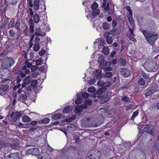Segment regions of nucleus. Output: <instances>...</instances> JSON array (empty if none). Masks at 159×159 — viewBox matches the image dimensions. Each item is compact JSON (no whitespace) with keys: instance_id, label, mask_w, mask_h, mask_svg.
Returning a JSON list of instances; mask_svg holds the SVG:
<instances>
[{"instance_id":"obj_1","label":"nucleus","mask_w":159,"mask_h":159,"mask_svg":"<svg viewBox=\"0 0 159 159\" xmlns=\"http://www.w3.org/2000/svg\"><path fill=\"white\" fill-rule=\"evenodd\" d=\"M143 66L148 72H155L158 68V66L156 62L153 60H147L143 64Z\"/></svg>"},{"instance_id":"obj_2","label":"nucleus","mask_w":159,"mask_h":159,"mask_svg":"<svg viewBox=\"0 0 159 159\" xmlns=\"http://www.w3.org/2000/svg\"><path fill=\"white\" fill-rule=\"evenodd\" d=\"M2 62L1 66L3 69L5 70V71L9 72V70L7 68L13 65L15 63V60L13 58L9 57H5L1 59Z\"/></svg>"},{"instance_id":"obj_3","label":"nucleus","mask_w":159,"mask_h":159,"mask_svg":"<svg viewBox=\"0 0 159 159\" xmlns=\"http://www.w3.org/2000/svg\"><path fill=\"white\" fill-rule=\"evenodd\" d=\"M101 152L97 149L91 150L87 154V159H100Z\"/></svg>"},{"instance_id":"obj_4","label":"nucleus","mask_w":159,"mask_h":159,"mask_svg":"<svg viewBox=\"0 0 159 159\" xmlns=\"http://www.w3.org/2000/svg\"><path fill=\"white\" fill-rule=\"evenodd\" d=\"M158 36L157 34H151L148 36V37L147 38V40L148 42L151 44H153L154 42L157 39Z\"/></svg>"},{"instance_id":"obj_5","label":"nucleus","mask_w":159,"mask_h":159,"mask_svg":"<svg viewBox=\"0 0 159 159\" xmlns=\"http://www.w3.org/2000/svg\"><path fill=\"white\" fill-rule=\"evenodd\" d=\"M25 154H33L35 156H38L39 154V151L37 148H31L26 151Z\"/></svg>"},{"instance_id":"obj_6","label":"nucleus","mask_w":159,"mask_h":159,"mask_svg":"<svg viewBox=\"0 0 159 159\" xmlns=\"http://www.w3.org/2000/svg\"><path fill=\"white\" fill-rule=\"evenodd\" d=\"M120 72L122 76L125 77H127L130 75V72L129 70L125 68H122L120 69Z\"/></svg>"},{"instance_id":"obj_7","label":"nucleus","mask_w":159,"mask_h":159,"mask_svg":"<svg viewBox=\"0 0 159 159\" xmlns=\"http://www.w3.org/2000/svg\"><path fill=\"white\" fill-rule=\"evenodd\" d=\"M154 127L152 126H150L148 127H144L143 130L147 132L148 133L152 135H154L155 134V130Z\"/></svg>"},{"instance_id":"obj_8","label":"nucleus","mask_w":159,"mask_h":159,"mask_svg":"<svg viewBox=\"0 0 159 159\" xmlns=\"http://www.w3.org/2000/svg\"><path fill=\"white\" fill-rule=\"evenodd\" d=\"M34 34L35 36H41L42 37L45 36L46 34L44 32H43L41 33V29L39 27L35 29Z\"/></svg>"},{"instance_id":"obj_9","label":"nucleus","mask_w":159,"mask_h":159,"mask_svg":"<svg viewBox=\"0 0 159 159\" xmlns=\"http://www.w3.org/2000/svg\"><path fill=\"white\" fill-rule=\"evenodd\" d=\"M19 141L18 140H16L13 141L12 144H11L8 143V147L9 148H12L16 149L18 146V143Z\"/></svg>"},{"instance_id":"obj_10","label":"nucleus","mask_w":159,"mask_h":159,"mask_svg":"<svg viewBox=\"0 0 159 159\" xmlns=\"http://www.w3.org/2000/svg\"><path fill=\"white\" fill-rule=\"evenodd\" d=\"M40 0H34L33 4V8L34 10L37 11L38 10L39 7Z\"/></svg>"},{"instance_id":"obj_11","label":"nucleus","mask_w":159,"mask_h":159,"mask_svg":"<svg viewBox=\"0 0 159 159\" xmlns=\"http://www.w3.org/2000/svg\"><path fill=\"white\" fill-rule=\"evenodd\" d=\"M111 96V93L109 95L107 94L106 96H104L102 98L101 102V103H103L105 102H107L109 100Z\"/></svg>"},{"instance_id":"obj_12","label":"nucleus","mask_w":159,"mask_h":159,"mask_svg":"<svg viewBox=\"0 0 159 159\" xmlns=\"http://www.w3.org/2000/svg\"><path fill=\"white\" fill-rule=\"evenodd\" d=\"M107 91L106 88L102 87L98 89L96 92L95 94L101 95Z\"/></svg>"},{"instance_id":"obj_13","label":"nucleus","mask_w":159,"mask_h":159,"mask_svg":"<svg viewBox=\"0 0 159 159\" xmlns=\"http://www.w3.org/2000/svg\"><path fill=\"white\" fill-rule=\"evenodd\" d=\"M8 146V142L5 141L0 140V148H5Z\"/></svg>"},{"instance_id":"obj_14","label":"nucleus","mask_w":159,"mask_h":159,"mask_svg":"<svg viewBox=\"0 0 159 159\" xmlns=\"http://www.w3.org/2000/svg\"><path fill=\"white\" fill-rule=\"evenodd\" d=\"M96 71L95 76L96 78L98 79H101L102 76V70L99 69L96 70Z\"/></svg>"},{"instance_id":"obj_15","label":"nucleus","mask_w":159,"mask_h":159,"mask_svg":"<svg viewBox=\"0 0 159 159\" xmlns=\"http://www.w3.org/2000/svg\"><path fill=\"white\" fill-rule=\"evenodd\" d=\"M27 97V95H26L25 93H24L20 95V100L21 102H24L26 100Z\"/></svg>"},{"instance_id":"obj_16","label":"nucleus","mask_w":159,"mask_h":159,"mask_svg":"<svg viewBox=\"0 0 159 159\" xmlns=\"http://www.w3.org/2000/svg\"><path fill=\"white\" fill-rule=\"evenodd\" d=\"M75 110L76 113L79 115L80 114L81 112L83 111V109L80 105L75 107Z\"/></svg>"},{"instance_id":"obj_17","label":"nucleus","mask_w":159,"mask_h":159,"mask_svg":"<svg viewBox=\"0 0 159 159\" xmlns=\"http://www.w3.org/2000/svg\"><path fill=\"white\" fill-rule=\"evenodd\" d=\"M9 86L7 84H1L0 85V88L6 93V91L8 89Z\"/></svg>"},{"instance_id":"obj_18","label":"nucleus","mask_w":159,"mask_h":159,"mask_svg":"<svg viewBox=\"0 0 159 159\" xmlns=\"http://www.w3.org/2000/svg\"><path fill=\"white\" fill-rule=\"evenodd\" d=\"M33 20L35 23H38L40 20L39 15L38 14H35L33 16Z\"/></svg>"},{"instance_id":"obj_19","label":"nucleus","mask_w":159,"mask_h":159,"mask_svg":"<svg viewBox=\"0 0 159 159\" xmlns=\"http://www.w3.org/2000/svg\"><path fill=\"white\" fill-rule=\"evenodd\" d=\"M72 110V107L70 106H68L66 107L63 110L64 113H69Z\"/></svg>"},{"instance_id":"obj_20","label":"nucleus","mask_w":159,"mask_h":159,"mask_svg":"<svg viewBox=\"0 0 159 159\" xmlns=\"http://www.w3.org/2000/svg\"><path fill=\"white\" fill-rule=\"evenodd\" d=\"M109 1H108L107 4H106V6H105L102 7L104 9V12L105 13H107V12L109 11L110 9L109 7Z\"/></svg>"},{"instance_id":"obj_21","label":"nucleus","mask_w":159,"mask_h":159,"mask_svg":"<svg viewBox=\"0 0 159 159\" xmlns=\"http://www.w3.org/2000/svg\"><path fill=\"white\" fill-rule=\"evenodd\" d=\"M109 1H108L107 4H106V6H105L102 7L104 9V12L105 13H107V12L109 11L110 9L109 7Z\"/></svg>"},{"instance_id":"obj_22","label":"nucleus","mask_w":159,"mask_h":159,"mask_svg":"<svg viewBox=\"0 0 159 159\" xmlns=\"http://www.w3.org/2000/svg\"><path fill=\"white\" fill-rule=\"evenodd\" d=\"M22 121L23 122H30L31 120V119L28 116L25 115L22 117Z\"/></svg>"},{"instance_id":"obj_23","label":"nucleus","mask_w":159,"mask_h":159,"mask_svg":"<svg viewBox=\"0 0 159 159\" xmlns=\"http://www.w3.org/2000/svg\"><path fill=\"white\" fill-rule=\"evenodd\" d=\"M154 90L152 88H149L148 89L147 92L145 94V96L146 98H147L148 96H149L152 93L154 92Z\"/></svg>"},{"instance_id":"obj_24","label":"nucleus","mask_w":159,"mask_h":159,"mask_svg":"<svg viewBox=\"0 0 159 159\" xmlns=\"http://www.w3.org/2000/svg\"><path fill=\"white\" fill-rule=\"evenodd\" d=\"M102 27L104 30H108L110 28V25L107 22H104L103 24Z\"/></svg>"},{"instance_id":"obj_25","label":"nucleus","mask_w":159,"mask_h":159,"mask_svg":"<svg viewBox=\"0 0 159 159\" xmlns=\"http://www.w3.org/2000/svg\"><path fill=\"white\" fill-rule=\"evenodd\" d=\"M100 12V10L99 9L93 10L92 13L93 16L94 17H95L99 14Z\"/></svg>"},{"instance_id":"obj_26","label":"nucleus","mask_w":159,"mask_h":159,"mask_svg":"<svg viewBox=\"0 0 159 159\" xmlns=\"http://www.w3.org/2000/svg\"><path fill=\"white\" fill-rule=\"evenodd\" d=\"M61 113H58L54 114L52 116V118L54 120H57L61 117Z\"/></svg>"},{"instance_id":"obj_27","label":"nucleus","mask_w":159,"mask_h":159,"mask_svg":"<svg viewBox=\"0 0 159 159\" xmlns=\"http://www.w3.org/2000/svg\"><path fill=\"white\" fill-rule=\"evenodd\" d=\"M102 52L105 55H107L109 53V49L107 47H104L102 50Z\"/></svg>"},{"instance_id":"obj_28","label":"nucleus","mask_w":159,"mask_h":159,"mask_svg":"<svg viewBox=\"0 0 159 159\" xmlns=\"http://www.w3.org/2000/svg\"><path fill=\"white\" fill-rule=\"evenodd\" d=\"M141 32L144 35L146 39H147V38L148 37V36L151 34L150 33V32L147 30H142L141 31Z\"/></svg>"},{"instance_id":"obj_29","label":"nucleus","mask_w":159,"mask_h":159,"mask_svg":"<svg viewBox=\"0 0 159 159\" xmlns=\"http://www.w3.org/2000/svg\"><path fill=\"white\" fill-rule=\"evenodd\" d=\"M76 129V127L74 125H70L67 126V129L70 131H73L75 130Z\"/></svg>"},{"instance_id":"obj_30","label":"nucleus","mask_w":159,"mask_h":159,"mask_svg":"<svg viewBox=\"0 0 159 159\" xmlns=\"http://www.w3.org/2000/svg\"><path fill=\"white\" fill-rule=\"evenodd\" d=\"M23 28L24 30H23V33L24 34V35L25 36L28 35V27L27 25H25L23 26Z\"/></svg>"},{"instance_id":"obj_31","label":"nucleus","mask_w":159,"mask_h":159,"mask_svg":"<svg viewBox=\"0 0 159 159\" xmlns=\"http://www.w3.org/2000/svg\"><path fill=\"white\" fill-rule=\"evenodd\" d=\"M118 29L117 28H115L110 30V32L111 34L116 35L117 34Z\"/></svg>"},{"instance_id":"obj_32","label":"nucleus","mask_w":159,"mask_h":159,"mask_svg":"<svg viewBox=\"0 0 159 159\" xmlns=\"http://www.w3.org/2000/svg\"><path fill=\"white\" fill-rule=\"evenodd\" d=\"M138 83L141 86H144L145 84V81L142 78H140L138 80Z\"/></svg>"},{"instance_id":"obj_33","label":"nucleus","mask_w":159,"mask_h":159,"mask_svg":"<svg viewBox=\"0 0 159 159\" xmlns=\"http://www.w3.org/2000/svg\"><path fill=\"white\" fill-rule=\"evenodd\" d=\"M113 74L112 72H106L104 74V77L106 78H111L112 77Z\"/></svg>"},{"instance_id":"obj_34","label":"nucleus","mask_w":159,"mask_h":159,"mask_svg":"<svg viewBox=\"0 0 159 159\" xmlns=\"http://www.w3.org/2000/svg\"><path fill=\"white\" fill-rule=\"evenodd\" d=\"M43 60L41 58H39L36 61V66H39L42 64Z\"/></svg>"},{"instance_id":"obj_35","label":"nucleus","mask_w":159,"mask_h":159,"mask_svg":"<svg viewBox=\"0 0 159 159\" xmlns=\"http://www.w3.org/2000/svg\"><path fill=\"white\" fill-rule=\"evenodd\" d=\"M31 20L32 23L30 24V31L31 33H33L34 32V23L33 22V20L32 19H31Z\"/></svg>"},{"instance_id":"obj_36","label":"nucleus","mask_w":159,"mask_h":159,"mask_svg":"<svg viewBox=\"0 0 159 159\" xmlns=\"http://www.w3.org/2000/svg\"><path fill=\"white\" fill-rule=\"evenodd\" d=\"M107 42L108 44H111L113 42V39L111 37H108L106 39Z\"/></svg>"},{"instance_id":"obj_37","label":"nucleus","mask_w":159,"mask_h":159,"mask_svg":"<svg viewBox=\"0 0 159 159\" xmlns=\"http://www.w3.org/2000/svg\"><path fill=\"white\" fill-rule=\"evenodd\" d=\"M98 5L96 2H94L91 5V8L93 10L97 9Z\"/></svg>"},{"instance_id":"obj_38","label":"nucleus","mask_w":159,"mask_h":159,"mask_svg":"<svg viewBox=\"0 0 159 159\" xmlns=\"http://www.w3.org/2000/svg\"><path fill=\"white\" fill-rule=\"evenodd\" d=\"M122 100L123 101L125 102L126 103H128L130 101L129 98L126 96H125L124 97H123L122 98Z\"/></svg>"},{"instance_id":"obj_39","label":"nucleus","mask_w":159,"mask_h":159,"mask_svg":"<svg viewBox=\"0 0 159 159\" xmlns=\"http://www.w3.org/2000/svg\"><path fill=\"white\" fill-rule=\"evenodd\" d=\"M50 119L48 118H45L41 121V123L43 124H46L49 122Z\"/></svg>"},{"instance_id":"obj_40","label":"nucleus","mask_w":159,"mask_h":159,"mask_svg":"<svg viewBox=\"0 0 159 159\" xmlns=\"http://www.w3.org/2000/svg\"><path fill=\"white\" fill-rule=\"evenodd\" d=\"M8 33L10 37H13L15 35V33L12 29L9 30Z\"/></svg>"},{"instance_id":"obj_41","label":"nucleus","mask_w":159,"mask_h":159,"mask_svg":"<svg viewBox=\"0 0 159 159\" xmlns=\"http://www.w3.org/2000/svg\"><path fill=\"white\" fill-rule=\"evenodd\" d=\"M40 48V46L39 44H35L34 46L33 50L35 51H38Z\"/></svg>"},{"instance_id":"obj_42","label":"nucleus","mask_w":159,"mask_h":159,"mask_svg":"<svg viewBox=\"0 0 159 159\" xmlns=\"http://www.w3.org/2000/svg\"><path fill=\"white\" fill-rule=\"evenodd\" d=\"M88 91L89 93H93L96 91V89L94 87L91 86L88 89Z\"/></svg>"},{"instance_id":"obj_43","label":"nucleus","mask_w":159,"mask_h":159,"mask_svg":"<svg viewBox=\"0 0 159 159\" xmlns=\"http://www.w3.org/2000/svg\"><path fill=\"white\" fill-rule=\"evenodd\" d=\"M8 53V52L6 50H3L0 54V57H4L6 56Z\"/></svg>"},{"instance_id":"obj_44","label":"nucleus","mask_w":159,"mask_h":159,"mask_svg":"<svg viewBox=\"0 0 159 159\" xmlns=\"http://www.w3.org/2000/svg\"><path fill=\"white\" fill-rule=\"evenodd\" d=\"M11 157L10 159H18L17 155L15 153H11Z\"/></svg>"},{"instance_id":"obj_45","label":"nucleus","mask_w":159,"mask_h":159,"mask_svg":"<svg viewBox=\"0 0 159 159\" xmlns=\"http://www.w3.org/2000/svg\"><path fill=\"white\" fill-rule=\"evenodd\" d=\"M119 61L120 62V64L123 66H124L126 64L125 60L123 58H120V59Z\"/></svg>"},{"instance_id":"obj_46","label":"nucleus","mask_w":159,"mask_h":159,"mask_svg":"<svg viewBox=\"0 0 159 159\" xmlns=\"http://www.w3.org/2000/svg\"><path fill=\"white\" fill-rule=\"evenodd\" d=\"M37 80H32L31 82V86L34 88L37 84Z\"/></svg>"},{"instance_id":"obj_47","label":"nucleus","mask_w":159,"mask_h":159,"mask_svg":"<svg viewBox=\"0 0 159 159\" xmlns=\"http://www.w3.org/2000/svg\"><path fill=\"white\" fill-rule=\"evenodd\" d=\"M20 23L19 22L17 21L15 25V28L18 31H20Z\"/></svg>"},{"instance_id":"obj_48","label":"nucleus","mask_w":159,"mask_h":159,"mask_svg":"<svg viewBox=\"0 0 159 159\" xmlns=\"http://www.w3.org/2000/svg\"><path fill=\"white\" fill-rule=\"evenodd\" d=\"M83 98L81 97L78 98L75 101V103L76 104H80L82 102Z\"/></svg>"},{"instance_id":"obj_49","label":"nucleus","mask_w":159,"mask_h":159,"mask_svg":"<svg viewBox=\"0 0 159 159\" xmlns=\"http://www.w3.org/2000/svg\"><path fill=\"white\" fill-rule=\"evenodd\" d=\"M105 85H104V87L106 88L107 89V88H109L110 87L111 84V82L107 81L106 82H104Z\"/></svg>"},{"instance_id":"obj_50","label":"nucleus","mask_w":159,"mask_h":159,"mask_svg":"<svg viewBox=\"0 0 159 159\" xmlns=\"http://www.w3.org/2000/svg\"><path fill=\"white\" fill-rule=\"evenodd\" d=\"M29 125V124H23L21 123H19V126L20 127H23V128H26L27 127H28V125Z\"/></svg>"},{"instance_id":"obj_51","label":"nucleus","mask_w":159,"mask_h":159,"mask_svg":"<svg viewBox=\"0 0 159 159\" xmlns=\"http://www.w3.org/2000/svg\"><path fill=\"white\" fill-rule=\"evenodd\" d=\"M106 44L105 40L103 39H101L100 40V43L99 45L100 46H103Z\"/></svg>"},{"instance_id":"obj_52","label":"nucleus","mask_w":159,"mask_h":159,"mask_svg":"<svg viewBox=\"0 0 159 159\" xmlns=\"http://www.w3.org/2000/svg\"><path fill=\"white\" fill-rule=\"evenodd\" d=\"M15 115L17 119H19L22 115L20 112H16L15 113Z\"/></svg>"},{"instance_id":"obj_53","label":"nucleus","mask_w":159,"mask_h":159,"mask_svg":"<svg viewBox=\"0 0 159 159\" xmlns=\"http://www.w3.org/2000/svg\"><path fill=\"white\" fill-rule=\"evenodd\" d=\"M15 25V21L14 20L12 21L9 23L8 26V28L10 29L12 27Z\"/></svg>"},{"instance_id":"obj_54","label":"nucleus","mask_w":159,"mask_h":159,"mask_svg":"<svg viewBox=\"0 0 159 159\" xmlns=\"http://www.w3.org/2000/svg\"><path fill=\"white\" fill-rule=\"evenodd\" d=\"M130 142H124L123 144L124 147L127 148L131 144Z\"/></svg>"},{"instance_id":"obj_55","label":"nucleus","mask_w":159,"mask_h":159,"mask_svg":"<svg viewBox=\"0 0 159 159\" xmlns=\"http://www.w3.org/2000/svg\"><path fill=\"white\" fill-rule=\"evenodd\" d=\"M17 74H19V75H20V77L21 78L24 77L25 76V74L21 71L18 72L17 73Z\"/></svg>"},{"instance_id":"obj_56","label":"nucleus","mask_w":159,"mask_h":159,"mask_svg":"<svg viewBox=\"0 0 159 159\" xmlns=\"http://www.w3.org/2000/svg\"><path fill=\"white\" fill-rule=\"evenodd\" d=\"M33 142L34 143V141H32L30 143H26V145L27 147H34L35 146V144L33 143Z\"/></svg>"},{"instance_id":"obj_57","label":"nucleus","mask_w":159,"mask_h":159,"mask_svg":"<svg viewBox=\"0 0 159 159\" xmlns=\"http://www.w3.org/2000/svg\"><path fill=\"white\" fill-rule=\"evenodd\" d=\"M30 80H28L27 82H24L22 85V88H23L25 87L26 85H28L30 83Z\"/></svg>"},{"instance_id":"obj_58","label":"nucleus","mask_w":159,"mask_h":159,"mask_svg":"<svg viewBox=\"0 0 159 159\" xmlns=\"http://www.w3.org/2000/svg\"><path fill=\"white\" fill-rule=\"evenodd\" d=\"M104 82L101 80H99L98 82V84L100 86H103L105 85Z\"/></svg>"},{"instance_id":"obj_59","label":"nucleus","mask_w":159,"mask_h":159,"mask_svg":"<svg viewBox=\"0 0 159 159\" xmlns=\"http://www.w3.org/2000/svg\"><path fill=\"white\" fill-rule=\"evenodd\" d=\"M138 111H135V112H134L132 117L131 118V120H134V118L138 115Z\"/></svg>"},{"instance_id":"obj_60","label":"nucleus","mask_w":159,"mask_h":159,"mask_svg":"<svg viewBox=\"0 0 159 159\" xmlns=\"http://www.w3.org/2000/svg\"><path fill=\"white\" fill-rule=\"evenodd\" d=\"M142 76L143 78L145 79H148L150 77V76L148 74H146L145 73H142Z\"/></svg>"},{"instance_id":"obj_61","label":"nucleus","mask_w":159,"mask_h":159,"mask_svg":"<svg viewBox=\"0 0 159 159\" xmlns=\"http://www.w3.org/2000/svg\"><path fill=\"white\" fill-rule=\"evenodd\" d=\"M110 33V32H105L103 34L104 37V38L106 39L108 37H110L109 35L111 34Z\"/></svg>"},{"instance_id":"obj_62","label":"nucleus","mask_w":159,"mask_h":159,"mask_svg":"<svg viewBox=\"0 0 159 159\" xmlns=\"http://www.w3.org/2000/svg\"><path fill=\"white\" fill-rule=\"evenodd\" d=\"M112 70H113L112 67H110V66L106 67L105 68V69H104V70L107 72L112 71Z\"/></svg>"},{"instance_id":"obj_63","label":"nucleus","mask_w":159,"mask_h":159,"mask_svg":"<svg viewBox=\"0 0 159 159\" xmlns=\"http://www.w3.org/2000/svg\"><path fill=\"white\" fill-rule=\"evenodd\" d=\"M117 24V21L116 20H114L112 21V26L114 28L116 26Z\"/></svg>"},{"instance_id":"obj_64","label":"nucleus","mask_w":159,"mask_h":159,"mask_svg":"<svg viewBox=\"0 0 159 159\" xmlns=\"http://www.w3.org/2000/svg\"><path fill=\"white\" fill-rule=\"evenodd\" d=\"M126 9L129 11V14H132V11L129 6H127Z\"/></svg>"}]
</instances>
